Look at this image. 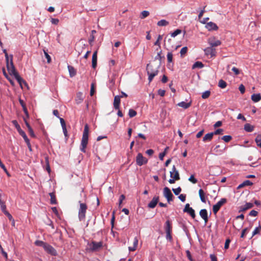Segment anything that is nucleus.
<instances>
[{
    "label": "nucleus",
    "instance_id": "393cba45",
    "mask_svg": "<svg viewBox=\"0 0 261 261\" xmlns=\"http://www.w3.org/2000/svg\"><path fill=\"white\" fill-rule=\"evenodd\" d=\"M214 136V135L213 133H210L206 134L203 138V142H206V141H210L213 139V137Z\"/></svg>",
    "mask_w": 261,
    "mask_h": 261
},
{
    "label": "nucleus",
    "instance_id": "338daca9",
    "mask_svg": "<svg viewBox=\"0 0 261 261\" xmlns=\"http://www.w3.org/2000/svg\"><path fill=\"white\" fill-rule=\"evenodd\" d=\"M28 130H29V133L31 137H33V138H35V134H34V133L33 132V129L32 128V127L28 128Z\"/></svg>",
    "mask_w": 261,
    "mask_h": 261
},
{
    "label": "nucleus",
    "instance_id": "c9c22d12",
    "mask_svg": "<svg viewBox=\"0 0 261 261\" xmlns=\"http://www.w3.org/2000/svg\"><path fill=\"white\" fill-rule=\"evenodd\" d=\"M255 141L256 143V145L259 147L260 148H261V135H258L255 139Z\"/></svg>",
    "mask_w": 261,
    "mask_h": 261
},
{
    "label": "nucleus",
    "instance_id": "f3484780",
    "mask_svg": "<svg viewBox=\"0 0 261 261\" xmlns=\"http://www.w3.org/2000/svg\"><path fill=\"white\" fill-rule=\"evenodd\" d=\"M205 27L208 31L217 30L218 29L217 24L213 22L207 23Z\"/></svg>",
    "mask_w": 261,
    "mask_h": 261
},
{
    "label": "nucleus",
    "instance_id": "a19ab883",
    "mask_svg": "<svg viewBox=\"0 0 261 261\" xmlns=\"http://www.w3.org/2000/svg\"><path fill=\"white\" fill-rule=\"evenodd\" d=\"M187 51H188L187 47L185 46V47H182L180 51V56L181 57H183L185 56V55L187 53Z\"/></svg>",
    "mask_w": 261,
    "mask_h": 261
},
{
    "label": "nucleus",
    "instance_id": "774afa93",
    "mask_svg": "<svg viewBox=\"0 0 261 261\" xmlns=\"http://www.w3.org/2000/svg\"><path fill=\"white\" fill-rule=\"evenodd\" d=\"M1 209L3 213H5V212L7 211L6 210V206L4 202L2 203L1 204Z\"/></svg>",
    "mask_w": 261,
    "mask_h": 261
},
{
    "label": "nucleus",
    "instance_id": "f257e3e1",
    "mask_svg": "<svg viewBox=\"0 0 261 261\" xmlns=\"http://www.w3.org/2000/svg\"><path fill=\"white\" fill-rule=\"evenodd\" d=\"M10 62L9 60L6 62L7 68L9 71V74L14 75L15 79L17 81L21 88H22V84H24L25 86H27V82L20 76L18 73L15 69V66L13 62V56L10 55Z\"/></svg>",
    "mask_w": 261,
    "mask_h": 261
},
{
    "label": "nucleus",
    "instance_id": "f8f14e48",
    "mask_svg": "<svg viewBox=\"0 0 261 261\" xmlns=\"http://www.w3.org/2000/svg\"><path fill=\"white\" fill-rule=\"evenodd\" d=\"M208 43L210 45L211 47L213 48L221 44V41L216 39L215 37L209 38L208 39Z\"/></svg>",
    "mask_w": 261,
    "mask_h": 261
},
{
    "label": "nucleus",
    "instance_id": "a878e982",
    "mask_svg": "<svg viewBox=\"0 0 261 261\" xmlns=\"http://www.w3.org/2000/svg\"><path fill=\"white\" fill-rule=\"evenodd\" d=\"M251 99L254 102H257L261 99L260 94H253L251 95Z\"/></svg>",
    "mask_w": 261,
    "mask_h": 261
},
{
    "label": "nucleus",
    "instance_id": "37998d69",
    "mask_svg": "<svg viewBox=\"0 0 261 261\" xmlns=\"http://www.w3.org/2000/svg\"><path fill=\"white\" fill-rule=\"evenodd\" d=\"M137 115V112L133 109H129L128 112V115L130 118L135 117Z\"/></svg>",
    "mask_w": 261,
    "mask_h": 261
},
{
    "label": "nucleus",
    "instance_id": "ddd939ff",
    "mask_svg": "<svg viewBox=\"0 0 261 261\" xmlns=\"http://www.w3.org/2000/svg\"><path fill=\"white\" fill-rule=\"evenodd\" d=\"M44 250L48 254L56 256L57 255V252L56 249L48 244H46V246L44 248Z\"/></svg>",
    "mask_w": 261,
    "mask_h": 261
},
{
    "label": "nucleus",
    "instance_id": "0e129e2a",
    "mask_svg": "<svg viewBox=\"0 0 261 261\" xmlns=\"http://www.w3.org/2000/svg\"><path fill=\"white\" fill-rule=\"evenodd\" d=\"M186 195L185 194H180L178 196V198L182 201L185 202L186 200Z\"/></svg>",
    "mask_w": 261,
    "mask_h": 261
},
{
    "label": "nucleus",
    "instance_id": "4468645a",
    "mask_svg": "<svg viewBox=\"0 0 261 261\" xmlns=\"http://www.w3.org/2000/svg\"><path fill=\"white\" fill-rule=\"evenodd\" d=\"M205 54L206 56H210L211 58L215 57L216 56V50L212 47H208L204 50Z\"/></svg>",
    "mask_w": 261,
    "mask_h": 261
},
{
    "label": "nucleus",
    "instance_id": "aec40b11",
    "mask_svg": "<svg viewBox=\"0 0 261 261\" xmlns=\"http://www.w3.org/2000/svg\"><path fill=\"white\" fill-rule=\"evenodd\" d=\"M253 206V204L250 202L246 203L245 205L241 206L240 212H244L246 210L252 208Z\"/></svg>",
    "mask_w": 261,
    "mask_h": 261
},
{
    "label": "nucleus",
    "instance_id": "bb28decb",
    "mask_svg": "<svg viewBox=\"0 0 261 261\" xmlns=\"http://www.w3.org/2000/svg\"><path fill=\"white\" fill-rule=\"evenodd\" d=\"M179 107H182L185 109H188L191 106V102H186L185 101H181L177 104Z\"/></svg>",
    "mask_w": 261,
    "mask_h": 261
},
{
    "label": "nucleus",
    "instance_id": "72a5a7b5",
    "mask_svg": "<svg viewBox=\"0 0 261 261\" xmlns=\"http://www.w3.org/2000/svg\"><path fill=\"white\" fill-rule=\"evenodd\" d=\"M12 123H13V124L15 126V128H16V129L17 130L18 133L20 132V131H22V130L21 129L20 125H19V124L18 123L17 120H14L12 121Z\"/></svg>",
    "mask_w": 261,
    "mask_h": 261
},
{
    "label": "nucleus",
    "instance_id": "e2e57ef3",
    "mask_svg": "<svg viewBox=\"0 0 261 261\" xmlns=\"http://www.w3.org/2000/svg\"><path fill=\"white\" fill-rule=\"evenodd\" d=\"M258 212L255 210H252L249 213V215L253 217H255L257 215Z\"/></svg>",
    "mask_w": 261,
    "mask_h": 261
},
{
    "label": "nucleus",
    "instance_id": "7c9ffc66",
    "mask_svg": "<svg viewBox=\"0 0 261 261\" xmlns=\"http://www.w3.org/2000/svg\"><path fill=\"white\" fill-rule=\"evenodd\" d=\"M47 243L44 242L42 241L37 240L35 242V244L37 246L42 247L43 249L46 246Z\"/></svg>",
    "mask_w": 261,
    "mask_h": 261
},
{
    "label": "nucleus",
    "instance_id": "6e6552de",
    "mask_svg": "<svg viewBox=\"0 0 261 261\" xmlns=\"http://www.w3.org/2000/svg\"><path fill=\"white\" fill-rule=\"evenodd\" d=\"M227 199L226 198H222L216 204L213 205V211L214 214H216L220 209L221 207L226 203Z\"/></svg>",
    "mask_w": 261,
    "mask_h": 261
},
{
    "label": "nucleus",
    "instance_id": "dca6fc26",
    "mask_svg": "<svg viewBox=\"0 0 261 261\" xmlns=\"http://www.w3.org/2000/svg\"><path fill=\"white\" fill-rule=\"evenodd\" d=\"M159 200V196H154L153 197L152 199L151 200V201L148 203V207L151 208H154L157 203H158Z\"/></svg>",
    "mask_w": 261,
    "mask_h": 261
},
{
    "label": "nucleus",
    "instance_id": "412c9836",
    "mask_svg": "<svg viewBox=\"0 0 261 261\" xmlns=\"http://www.w3.org/2000/svg\"><path fill=\"white\" fill-rule=\"evenodd\" d=\"M138 244V240L137 237H135L133 241V246H130L128 247L129 251H134L137 249V247Z\"/></svg>",
    "mask_w": 261,
    "mask_h": 261
},
{
    "label": "nucleus",
    "instance_id": "c85d7f7f",
    "mask_svg": "<svg viewBox=\"0 0 261 261\" xmlns=\"http://www.w3.org/2000/svg\"><path fill=\"white\" fill-rule=\"evenodd\" d=\"M49 195L50 197V203L52 204H56L57 201L55 194L54 193H50Z\"/></svg>",
    "mask_w": 261,
    "mask_h": 261
},
{
    "label": "nucleus",
    "instance_id": "423d86ee",
    "mask_svg": "<svg viewBox=\"0 0 261 261\" xmlns=\"http://www.w3.org/2000/svg\"><path fill=\"white\" fill-rule=\"evenodd\" d=\"M88 245L90 247V249L92 251H97L102 248L103 246V242L102 241L97 242L94 241H92L91 243L88 244Z\"/></svg>",
    "mask_w": 261,
    "mask_h": 261
},
{
    "label": "nucleus",
    "instance_id": "680f3d73",
    "mask_svg": "<svg viewBox=\"0 0 261 261\" xmlns=\"http://www.w3.org/2000/svg\"><path fill=\"white\" fill-rule=\"evenodd\" d=\"M239 89L242 94H243L245 91V88L244 86L242 84H241L239 86Z\"/></svg>",
    "mask_w": 261,
    "mask_h": 261
},
{
    "label": "nucleus",
    "instance_id": "9d476101",
    "mask_svg": "<svg viewBox=\"0 0 261 261\" xmlns=\"http://www.w3.org/2000/svg\"><path fill=\"white\" fill-rule=\"evenodd\" d=\"M147 163V159L142 153H139L136 156V163L138 166H142Z\"/></svg>",
    "mask_w": 261,
    "mask_h": 261
},
{
    "label": "nucleus",
    "instance_id": "4c0bfd02",
    "mask_svg": "<svg viewBox=\"0 0 261 261\" xmlns=\"http://www.w3.org/2000/svg\"><path fill=\"white\" fill-rule=\"evenodd\" d=\"M260 231H261V226L259 225L258 227H256L255 229L253 231L251 238H252L255 235L259 233Z\"/></svg>",
    "mask_w": 261,
    "mask_h": 261
},
{
    "label": "nucleus",
    "instance_id": "c756f323",
    "mask_svg": "<svg viewBox=\"0 0 261 261\" xmlns=\"http://www.w3.org/2000/svg\"><path fill=\"white\" fill-rule=\"evenodd\" d=\"M244 129L247 132H252L254 129V127L249 123H247L244 125Z\"/></svg>",
    "mask_w": 261,
    "mask_h": 261
},
{
    "label": "nucleus",
    "instance_id": "2eb2a0df",
    "mask_svg": "<svg viewBox=\"0 0 261 261\" xmlns=\"http://www.w3.org/2000/svg\"><path fill=\"white\" fill-rule=\"evenodd\" d=\"M122 97V96L117 95L115 96L114 99V108L115 110H119L120 103V98Z\"/></svg>",
    "mask_w": 261,
    "mask_h": 261
},
{
    "label": "nucleus",
    "instance_id": "4d7b16f0",
    "mask_svg": "<svg viewBox=\"0 0 261 261\" xmlns=\"http://www.w3.org/2000/svg\"><path fill=\"white\" fill-rule=\"evenodd\" d=\"M95 93L94 89V84L92 83L91 85V89H90V95L93 96Z\"/></svg>",
    "mask_w": 261,
    "mask_h": 261
},
{
    "label": "nucleus",
    "instance_id": "c03bdc74",
    "mask_svg": "<svg viewBox=\"0 0 261 261\" xmlns=\"http://www.w3.org/2000/svg\"><path fill=\"white\" fill-rule=\"evenodd\" d=\"M19 134L22 137L25 142L29 140L25 132L23 130L20 131Z\"/></svg>",
    "mask_w": 261,
    "mask_h": 261
},
{
    "label": "nucleus",
    "instance_id": "bf43d9fd",
    "mask_svg": "<svg viewBox=\"0 0 261 261\" xmlns=\"http://www.w3.org/2000/svg\"><path fill=\"white\" fill-rule=\"evenodd\" d=\"M230 242V240L229 239H227L225 241V245H224V249H227L229 248V244Z\"/></svg>",
    "mask_w": 261,
    "mask_h": 261
},
{
    "label": "nucleus",
    "instance_id": "cd10ccee",
    "mask_svg": "<svg viewBox=\"0 0 261 261\" xmlns=\"http://www.w3.org/2000/svg\"><path fill=\"white\" fill-rule=\"evenodd\" d=\"M221 146L220 145H217L214 149V151L218 154H221L222 153H223L225 149H226V147L224 146L221 149H219V148Z\"/></svg>",
    "mask_w": 261,
    "mask_h": 261
},
{
    "label": "nucleus",
    "instance_id": "ea45409f",
    "mask_svg": "<svg viewBox=\"0 0 261 261\" xmlns=\"http://www.w3.org/2000/svg\"><path fill=\"white\" fill-rule=\"evenodd\" d=\"M149 15V12L147 11H143L141 12L140 18L141 19H144L147 17Z\"/></svg>",
    "mask_w": 261,
    "mask_h": 261
},
{
    "label": "nucleus",
    "instance_id": "864d4df0",
    "mask_svg": "<svg viewBox=\"0 0 261 261\" xmlns=\"http://www.w3.org/2000/svg\"><path fill=\"white\" fill-rule=\"evenodd\" d=\"M44 53L46 58L47 59V63H49L51 62V58H50V56L48 54L47 51L44 50Z\"/></svg>",
    "mask_w": 261,
    "mask_h": 261
},
{
    "label": "nucleus",
    "instance_id": "58836bf2",
    "mask_svg": "<svg viewBox=\"0 0 261 261\" xmlns=\"http://www.w3.org/2000/svg\"><path fill=\"white\" fill-rule=\"evenodd\" d=\"M221 139L225 142H229L232 139V137L230 135H226L221 138Z\"/></svg>",
    "mask_w": 261,
    "mask_h": 261
},
{
    "label": "nucleus",
    "instance_id": "473e14b6",
    "mask_svg": "<svg viewBox=\"0 0 261 261\" xmlns=\"http://www.w3.org/2000/svg\"><path fill=\"white\" fill-rule=\"evenodd\" d=\"M169 24V22L165 19H162L159 21L157 23L158 26H166Z\"/></svg>",
    "mask_w": 261,
    "mask_h": 261
},
{
    "label": "nucleus",
    "instance_id": "9b49d317",
    "mask_svg": "<svg viewBox=\"0 0 261 261\" xmlns=\"http://www.w3.org/2000/svg\"><path fill=\"white\" fill-rule=\"evenodd\" d=\"M184 213H187L189 214L193 219H194L196 217L194 210L190 206L189 203H187L183 210Z\"/></svg>",
    "mask_w": 261,
    "mask_h": 261
},
{
    "label": "nucleus",
    "instance_id": "39448f33",
    "mask_svg": "<svg viewBox=\"0 0 261 261\" xmlns=\"http://www.w3.org/2000/svg\"><path fill=\"white\" fill-rule=\"evenodd\" d=\"M80 202V208L79 210V219L80 221H83L86 217V213L87 210V205L86 203Z\"/></svg>",
    "mask_w": 261,
    "mask_h": 261
},
{
    "label": "nucleus",
    "instance_id": "e433bc0d",
    "mask_svg": "<svg viewBox=\"0 0 261 261\" xmlns=\"http://www.w3.org/2000/svg\"><path fill=\"white\" fill-rule=\"evenodd\" d=\"M203 67V64H202V63L201 62H199V61L196 62L193 65V68H202Z\"/></svg>",
    "mask_w": 261,
    "mask_h": 261
},
{
    "label": "nucleus",
    "instance_id": "5701e85b",
    "mask_svg": "<svg viewBox=\"0 0 261 261\" xmlns=\"http://www.w3.org/2000/svg\"><path fill=\"white\" fill-rule=\"evenodd\" d=\"M68 69L70 77H73L76 75V71L73 66L68 65Z\"/></svg>",
    "mask_w": 261,
    "mask_h": 261
},
{
    "label": "nucleus",
    "instance_id": "7ed1b4c3",
    "mask_svg": "<svg viewBox=\"0 0 261 261\" xmlns=\"http://www.w3.org/2000/svg\"><path fill=\"white\" fill-rule=\"evenodd\" d=\"M147 74L148 75V80L151 82L154 77L158 75L159 70L158 68H154L152 65L148 64L146 67Z\"/></svg>",
    "mask_w": 261,
    "mask_h": 261
},
{
    "label": "nucleus",
    "instance_id": "5fc2aeb1",
    "mask_svg": "<svg viewBox=\"0 0 261 261\" xmlns=\"http://www.w3.org/2000/svg\"><path fill=\"white\" fill-rule=\"evenodd\" d=\"M0 249H1V252L3 254V255L6 258V259H7V258H8V254H7V252H6L4 250V249L3 248V247H2V245L1 244H0Z\"/></svg>",
    "mask_w": 261,
    "mask_h": 261
},
{
    "label": "nucleus",
    "instance_id": "0eeeda50",
    "mask_svg": "<svg viewBox=\"0 0 261 261\" xmlns=\"http://www.w3.org/2000/svg\"><path fill=\"white\" fill-rule=\"evenodd\" d=\"M172 228V225L170 221H166L165 226V231L166 233V239L170 241L172 240V237L171 236Z\"/></svg>",
    "mask_w": 261,
    "mask_h": 261
},
{
    "label": "nucleus",
    "instance_id": "3c124183",
    "mask_svg": "<svg viewBox=\"0 0 261 261\" xmlns=\"http://www.w3.org/2000/svg\"><path fill=\"white\" fill-rule=\"evenodd\" d=\"M162 38H163L162 36L161 35H159L158 36V39H157L156 41L154 42V45H158V46H159V47H160V41L162 39Z\"/></svg>",
    "mask_w": 261,
    "mask_h": 261
},
{
    "label": "nucleus",
    "instance_id": "6e6d98bb",
    "mask_svg": "<svg viewBox=\"0 0 261 261\" xmlns=\"http://www.w3.org/2000/svg\"><path fill=\"white\" fill-rule=\"evenodd\" d=\"M4 213L8 217L10 221L13 220V224H14V220L13 219L12 215L8 211H6Z\"/></svg>",
    "mask_w": 261,
    "mask_h": 261
},
{
    "label": "nucleus",
    "instance_id": "13d9d810",
    "mask_svg": "<svg viewBox=\"0 0 261 261\" xmlns=\"http://www.w3.org/2000/svg\"><path fill=\"white\" fill-rule=\"evenodd\" d=\"M243 185H244V186H251L253 185V183L249 180H246L243 182Z\"/></svg>",
    "mask_w": 261,
    "mask_h": 261
},
{
    "label": "nucleus",
    "instance_id": "de8ad7c7",
    "mask_svg": "<svg viewBox=\"0 0 261 261\" xmlns=\"http://www.w3.org/2000/svg\"><path fill=\"white\" fill-rule=\"evenodd\" d=\"M172 191L175 195H178L181 192V189L179 187L176 189H172Z\"/></svg>",
    "mask_w": 261,
    "mask_h": 261
},
{
    "label": "nucleus",
    "instance_id": "f704fd0d",
    "mask_svg": "<svg viewBox=\"0 0 261 261\" xmlns=\"http://www.w3.org/2000/svg\"><path fill=\"white\" fill-rule=\"evenodd\" d=\"M226 86H227V83L226 82H225L223 80H219V81L218 82V86L220 88L224 89V88H226Z\"/></svg>",
    "mask_w": 261,
    "mask_h": 261
},
{
    "label": "nucleus",
    "instance_id": "a211bd4d",
    "mask_svg": "<svg viewBox=\"0 0 261 261\" xmlns=\"http://www.w3.org/2000/svg\"><path fill=\"white\" fill-rule=\"evenodd\" d=\"M200 217L204 220V222L206 223L208 221L207 212L206 209L201 210L199 212Z\"/></svg>",
    "mask_w": 261,
    "mask_h": 261
},
{
    "label": "nucleus",
    "instance_id": "603ef678",
    "mask_svg": "<svg viewBox=\"0 0 261 261\" xmlns=\"http://www.w3.org/2000/svg\"><path fill=\"white\" fill-rule=\"evenodd\" d=\"M223 132V130L221 128H219L216 130L214 132H212L214 135L222 134Z\"/></svg>",
    "mask_w": 261,
    "mask_h": 261
},
{
    "label": "nucleus",
    "instance_id": "4be33fe9",
    "mask_svg": "<svg viewBox=\"0 0 261 261\" xmlns=\"http://www.w3.org/2000/svg\"><path fill=\"white\" fill-rule=\"evenodd\" d=\"M198 193H199V196L201 201L203 203H205L206 202V196H205V193L204 192V191L202 189H200L199 190Z\"/></svg>",
    "mask_w": 261,
    "mask_h": 261
},
{
    "label": "nucleus",
    "instance_id": "20e7f679",
    "mask_svg": "<svg viewBox=\"0 0 261 261\" xmlns=\"http://www.w3.org/2000/svg\"><path fill=\"white\" fill-rule=\"evenodd\" d=\"M170 176L171 178L168 180V181L171 184H174L175 181L180 179L178 171L176 169L175 165L172 166V169L170 171Z\"/></svg>",
    "mask_w": 261,
    "mask_h": 261
},
{
    "label": "nucleus",
    "instance_id": "69168bd1",
    "mask_svg": "<svg viewBox=\"0 0 261 261\" xmlns=\"http://www.w3.org/2000/svg\"><path fill=\"white\" fill-rule=\"evenodd\" d=\"M158 93L159 94V95H160L161 96H164L165 95V91L164 90H162L161 89H160L158 91Z\"/></svg>",
    "mask_w": 261,
    "mask_h": 261
},
{
    "label": "nucleus",
    "instance_id": "a18cd8bd",
    "mask_svg": "<svg viewBox=\"0 0 261 261\" xmlns=\"http://www.w3.org/2000/svg\"><path fill=\"white\" fill-rule=\"evenodd\" d=\"M181 33V30L177 29L171 34V36L172 37H175V36H176L177 35L180 34Z\"/></svg>",
    "mask_w": 261,
    "mask_h": 261
},
{
    "label": "nucleus",
    "instance_id": "052dcab7",
    "mask_svg": "<svg viewBox=\"0 0 261 261\" xmlns=\"http://www.w3.org/2000/svg\"><path fill=\"white\" fill-rule=\"evenodd\" d=\"M125 197L124 195H121L119 197V206L120 207L121 204L123 201V200L125 199Z\"/></svg>",
    "mask_w": 261,
    "mask_h": 261
},
{
    "label": "nucleus",
    "instance_id": "09e8293b",
    "mask_svg": "<svg viewBox=\"0 0 261 261\" xmlns=\"http://www.w3.org/2000/svg\"><path fill=\"white\" fill-rule=\"evenodd\" d=\"M167 61L169 63H171L172 62L173 59V55L172 53H168L167 55Z\"/></svg>",
    "mask_w": 261,
    "mask_h": 261
},
{
    "label": "nucleus",
    "instance_id": "1a4fd4ad",
    "mask_svg": "<svg viewBox=\"0 0 261 261\" xmlns=\"http://www.w3.org/2000/svg\"><path fill=\"white\" fill-rule=\"evenodd\" d=\"M164 196L167 199L168 202L173 201L174 197L170 189L168 187H165L163 189Z\"/></svg>",
    "mask_w": 261,
    "mask_h": 261
},
{
    "label": "nucleus",
    "instance_id": "79ce46f5",
    "mask_svg": "<svg viewBox=\"0 0 261 261\" xmlns=\"http://www.w3.org/2000/svg\"><path fill=\"white\" fill-rule=\"evenodd\" d=\"M210 94L211 92L207 90L202 93L201 97L203 99H206L210 96Z\"/></svg>",
    "mask_w": 261,
    "mask_h": 261
},
{
    "label": "nucleus",
    "instance_id": "f03ea898",
    "mask_svg": "<svg viewBox=\"0 0 261 261\" xmlns=\"http://www.w3.org/2000/svg\"><path fill=\"white\" fill-rule=\"evenodd\" d=\"M89 132V127L87 124H86L84 126L80 147V150L83 152H86V148L88 142Z\"/></svg>",
    "mask_w": 261,
    "mask_h": 261
},
{
    "label": "nucleus",
    "instance_id": "2f4dec72",
    "mask_svg": "<svg viewBox=\"0 0 261 261\" xmlns=\"http://www.w3.org/2000/svg\"><path fill=\"white\" fill-rule=\"evenodd\" d=\"M83 100V94L81 92H79L76 94V103H80Z\"/></svg>",
    "mask_w": 261,
    "mask_h": 261
},
{
    "label": "nucleus",
    "instance_id": "b1692460",
    "mask_svg": "<svg viewBox=\"0 0 261 261\" xmlns=\"http://www.w3.org/2000/svg\"><path fill=\"white\" fill-rule=\"evenodd\" d=\"M44 159H45V168L46 170V171L48 172V173H50L51 170H50V166H49L48 156L47 155H45L44 157Z\"/></svg>",
    "mask_w": 261,
    "mask_h": 261
},
{
    "label": "nucleus",
    "instance_id": "8fccbe9b",
    "mask_svg": "<svg viewBox=\"0 0 261 261\" xmlns=\"http://www.w3.org/2000/svg\"><path fill=\"white\" fill-rule=\"evenodd\" d=\"M249 230V229L248 228H245V229H243V230L242 231L241 238H244L246 234L248 232Z\"/></svg>",
    "mask_w": 261,
    "mask_h": 261
},
{
    "label": "nucleus",
    "instance_id": "49530a36",
    "mask_svg": "<svg viewBox=\"0 0 261 261\" xmlns=\"http://www.w3.org/2000/svg\"><path fill=\"white\" fill-rule=\"evenodd\" d=\"M189 181L195 184L197 182V180L195 178L194 175H191L188 179Z\"/></svg>",
    "mask_w": 261,
    "mask_h": 261
},
{
    "label": "nucleus",
    "instance_id": "6ab92c4d",
    "mask_svg": "<svg viewBox=\"0 0 261 261\" xmlns=\"http://www.w3.org/2000/svg\"><path fill=\"white\" fill-rule=\"evenodd\" d=\"M97 51H95L94 52L92 55V66L93 68H95L97 66Z\"/></svg>",
    "mask_w": 261,
    "mask_h": 261
}]
</instances>
